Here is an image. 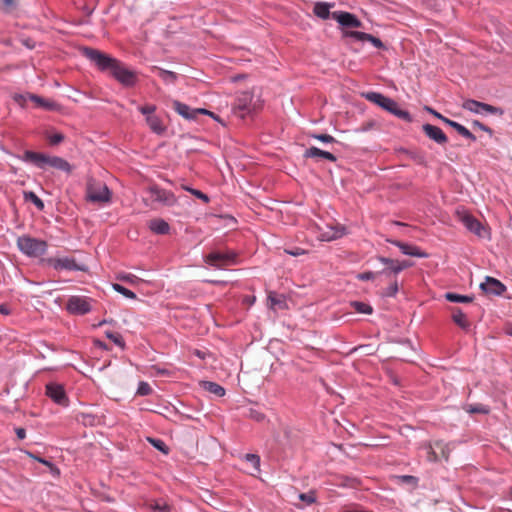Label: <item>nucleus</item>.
<instances>
[{"label":"nucleus","mask_w":512,"mask_h":512,"mask_svg":"<svg viewBox=\"0 0 512 512\" xmlns=\"http://www.w3.org/2000/svg\"><path fill=\"white\" fill-rule=\"evenodd\" d=\"M84 55L102 71H110L112 76L122 85L134 86L137 80L135 72L129 70L123 63L101 51L85 48Z\"/></svg>","instance_id":"f257e3e1"},{"label":"nucleus","mask_w":512,"mask_h":512,"mask_svg":"<svg viewBox=\"0 0 512 512\" xmlns=\"http://www.w3.org/2000/svg\"><path fill=\"white\" fill-rule=\"evenodd\" d=\"M22 160L41 169H44L46 166H50L66 173L72 172V166L70 163L58 156H48L43 153L27 150L24 152Z\"/></svg>","instance_id":"f03ea898"},{"label":"nucleus","mask_w":512,"mask_h":512,"mask_svg":"<svg viewBox=\"0 0 512 512\" xmlns=\"http://www.w3.org/2000/svg\"><path fill=\"white\" fill-rule=\"evenodd\" d=\"M365 98L380 106L384 110L390 112L391 114L397 116L400 119L411 121V116L408 111L402 110L399 108L398 104L391 98L384 96L378 92H369L365 94Z\"/></svg>","instance_id":"7ed1b4c3"},{"label":"nucleus","mask_w":512,"mask_h":512,"mask_svg":"<svg viewBox=\"0 0 512 512\" xmlns=\"http://www.w3.org/2000/svg\"><path fill=\"white\" fill-rule=\"evenodd\" d=\"M17 247L22 253L28 256L37 257L46 252L47 243L29 235H23L17 239Z\"/></svg>","instance_id":"20e7f679"},{"label":"nucleus","mask_w":512,"mask_h":512,"mask_svg":"<svg viewBox=\"0 0 512 512\" xmlns=\"http://www.w3.org/2000/svg\"><path fill=\"white\" fill-rule=\"evenodd\" d=\"M86 198L94 203H108L111 199V192L105 183L90 178L87 181Z\"/></svg>","instance_id":"39448f33"},{"label":"nucleus","mask_w":512,"mask_h":512,"mask_svg":"<svg viewBox=\"0 0 512 512\" xmlns=\"http://www.w3.org/2000/svg\"><path fill=\"white\" fill-rule=\"evenodd\" d=\"M253 93L249 91L242 92L236 99L234 104L233 111L234 113L244 118L246 115L250 114L254 110H256V103L253 102Z\"/></svg>","instance_id":"423d86ee"},{"label":"nucleus","mask_w":512,"mask_h":512,"mask_svg":"<svg viewBox=\"0 0 512 512\" xmlns=\"http://www.w3.org/2000/svg\"><path fill=\"white\" fill-rule=\"evenodd\" d=\"M237 254L233 251L211 252L205 257V262L215 268H223L236 264Z\"/></svg>","instance_id":"0eeeda50"},{"label":"nucleus","mask_w":512,"mask_h":512,"mask_svg":"<svg viewBox=\"0 0 512 512\" xmlns=\"http://www.w3.org/2000/svg\"><path fill=\"white\" fill-rule=\"evenodd\" d=\"M92 299L86 296H71L66 304V309L71 314L84 315L91 311Z\"/></svg>","instance_id":"6e6552de"},{"label":"nucleus","mask_w":512,"mask_h":512,"mask_svg":"<svg viewBox=\"0 0 512 512\" xmlns=\"http://www.w3.org/2000/svg\"><path fill=\"white\" fill-rule=\"evenodd\" d=\"M462 107L465 110H468L476 114L489 113L496 114L499 116H502L504 114V111L499 107H495L490 104L479 102L473 99L465 100L462 104Z\"/></svg>","instance_id":"1a4fd4ad"},{"label":"nucleus","mask_w":512,"mask_h":512,"mask_svg":"<svg viewBox=\"0 0 512 512\" xmlns=\"http://www.w3.org/2000/svg\"><path fill=\"white\" fill-rule=\"evenodd\" d=\"M148 193L152 202H159L168 206H172L176 203V198L173 193L157 186L150 187Z\"/></svg>","instance_id":"9d476101"},{"label":"nucleus","mask_w":512,"mask_h":512,"mask_svg":"<svg viewBox=\"0 0 512 512\" xmlns=\"http://www.w3.org/2000/svg\"><path fill=\"white\" fill-rule=\"evenodd\" d=\"M173 109L179 115H181L185 119H189V120L190 119H196L198 114H207V115H210L211 117L215 118L213 112H210V111H208L206 109H201V108H199V109H192L188 105H186L184 103H181L179 101H174L173 102Z\"/></svg>","instance_id":"9b49d317"},{"label":"nucleus","mask_w":512,"mask_h":512,"mask_svg":"<svg viewBox=\"0 0 512 512\" xmlns=\"http://www.w3.org/2000/svg\"><path fill=\"white\" fill-rule=\"evenodd\" d=\"M46 394L49 396L55 403L61 406H67L69 403L68 397L66 396L65 390L63 386L50 383L46 385Z\"/></svg>","instance_id":"f8f14e48"},{"label":"nucleus","mask_w":512,"mask_h":512,"mask_svg":"<svg viewBox=\"0 0 512 512\" xmlns=\"http://www.w3.org/2000/svg\"><path fill=\"white\" fill-rule=\"evenodd\" d=\"M464 226L481 238H487L489 236L488 230L481 224L479 220L471 215H464L462 218Z\"/></svg>","instance_id":"ddd939ff"},{"label":"nucleus","mask_w":512,"mask_h":512,"mask_svg":"<svg viewBox=\"0 0 512 512\" xmlns=\"http://www.w3.org/2000/svg\"><path fill=\"white\" fill-rule=\"evenodd\" d=\"M332 18L345 27L359 28L362 25L361 21L349 12H333Z\"/></svg>","instance_id":"4468645a"},{"label":"nucleus","mask_w":512,"mask_h":512,"mask_svg":"<svg viewBox=\"0 0 512 512\" xmlns=\"http://www.w3.org/2000/svg\"><path fill=\"white\" fill-rule=\"evenodd\" d=\"M422 129L424 133L437 144L444 145L448 142V138L441 128L431 124H424Z\"/></svg>","instance_id":"2eb2a0df"},{"label":"nucleus","mask_w":512,"mask_h":512,"mask_svg":"<svg viewBox=\"0 0 512 512\" xmlns=\"http://www.w3.org/2000/svg\"><path fill=\"white\" fill-rule=\"evenodd\" d=\"M480 288L488 294L501 295L506 287L499 280L487 277L486 281L480 285Z\"/></svg>","instance_id":"dca6fc26"},{"label":"nucleus","mask_w":512,"mask_h":512,"mask_svg":"<svg viewBox=\"0 0 512 512\" xmlns=\"http://www.w3.org/2000/svg\"><path fill=\"white\" fill-rule=\"evenodd\" d=\"M389 242L392 243L393 245L397 246L401 250V252L405 255L415 256V257H420V258L427 257V254L425 252L421 251L417 246L403 243V242L397 241V240H389Z\"/></svg>","instance_id":"f3484780"},{"label":"nucleus","mask_w":512,"mask_h":512,"mask_svg":"<svg viewBox=\"0 0 512 512\" xmlns=\"http://www.w3.org/2000/svg\"><path fill=\"white\" fill-rule=\"evenodd\" d=\"M345 37L354 38L358 41H369L371 42L376 48H382L383 43L379 38L374 37L371 34L360 32V31H346L344 33Z\"/></svg>","instance_id":"a211bd4d"},{"label":"nucleus","mask_w":512,"mask_h":512,"mask_svg":"<svg viewBox=\"0 0 512 512\" xmlns=\"http://www.w3.org/2000/svg\"><path fill=\"white\" fill-rule=\"evenodd\" d=\"M305 158H315V159H325L330 162H335L337 160L336 156L330 152L323 151L317 147H310L304 152Z\"/></svg>","instance_id":"6ab92c4d"},{"label":"nucleus","mask_w":512,"mask_h":512,"mask_svg":"<svg viewBox=\"0 0 512 512\" xmlns=\"http://www.w3.org/2000/svg\"><path fill=\"white\" fill-rule=\"evenodd\" d=\"M451 316L453 322L458 325L460 328L467 330L470 327V321L463 311L459 308H451Z\"/></svg>","instance_id":"aec40b11"},{"label":"nucleus","mask_w":512,"mask_h":512,"mask_svg":"<svg viewBox=\"0 0 512 512\" xmlns=\"http://www.w3.org/2000/svg\"><path fill=\"white\" fill-rule=\"evenodd\" d=\"M56 270H79L80 268L72 258H57L52 261Z\"/></svg>","instance_id":"412c9836"},{"label":"nucleus","mask_w":512,"mask_h":512,"mask_svg":"<svg viewBox=\"0 0 512 512\" xmlns=\"http://www.w3.org/2000/svg\"><path fill=\"white\" fill-rule=\"evenodd\" d=\"M146 123L149 126V128L158 135L163 134L166 129L162 120L156 115H148L146 117Z\"/></svg>","instance_id":"4be33fe9"},{"label":"nucleus","mask_w":512,"mask_h":512,"mask_svg":"<svg viewBox=\"0 0 512 512\" xmlns=\"http://www.w3.org/2000/svg\"><path fill=\"white\" fill-rule=\"evenodd\" d=\"M269 308L273 310H282L286 308V301L282 295L270 292L268 296Z\"/></svg>","instance_id":"5701e85b"},{"label":"nucleus","mask_w":512,"mask_h":512,"mask_svg":"<svg viewBox=\"0 0 512 512\" xmlns=\"http://www.w3.org/2000/svg\"><path fill=\"white\" fill-rule=\"evenodd\" d=\"M379 261L387 266V268L385 270H383V273L398 274L401 272V266H400L399 260H394V259L386 258V257H379Z\"/></svg>","instance_id":"b1692460"},{"label":"nucleus","mask_w":512,"mask_h":512,"mask_svg":"<svg viewBox=\"0 0 512 512\" xmlns=\"http://www.w3.org/2000/svg\"><path fill=\"white\" fill-rule=\"evenodd\" d=\"M149 228L156 234H167L169 232V224L163 219H153L149 222Z\"/></svg>","instance_id":"393cba45"},{"label":"nucleus","mask_w":512,"mask_h":512,"mask_svg":"<svg viewBox=\"0 0 512 512\" xmlns=\"http://www.w3.org/2000/svg\"><path fill=\"white\" fill-rule=\"evenodd\" d=\"M153 70H155L158 73V76L168 84H173L177 80V74L175 72L168 71L156 66L153 67Z\"/></svg>","instance_id":"a878e982"},{"label":"nucleus","mask_w":512,"mask_h":512,"mask_svg":"<svg viewBox=\"0 0 512 512\" xmlns=\"http://www.w3.org/2000/svg\"><path fill=\"white\" fill-rule=\"evenodd\" d=\"M330 4L318 2L314 6V13L316 16H318L321 19H328L330 16Z\"/></svg>","instance_id":"bb28decb"},{"label":"nucleus","mask_w":512,"mask_h":512,"mask_svg":"<svg viewBox=\"0 0 512 512\" xmlns=\"http://www.w3.org/2000/svg\"><path fill=\"white\" fill-rule=\"evenodd\" d=\"M28 456L31 457L32 459L38 461L39 463L43 464L44 467H48V469L50 470V472L55 476V477H58L60 475V470L58 467H56L53 463H51L50 461L44 459V458H41L39 456H36L34 454H32L31 452H27Z\"/></svg>","instance_id":"cd10ccee"},{"label":"nucleus","mask_w":512,"mask_h":512,"mask_svg":"<svg viewBox=\"0 0 512 512\" xmlns=\"http://www.w3.org/2000/svg\"><path fill=\"white\" fill-rule=\"evenodd\" d=\"M203 387L205 390L209 391L210 393L218 396V397H222L225 395V389L215 383V382H210V381H206V382H203Z\"/></svg>","instance_id":"c85d7f7f"},{"label":"nucleus","mask_w":512,"mask_h":512,"mask_svg":"<svg viewBox=\"0 0 512 512\" xmlns=\"http://www.w3.org/2000/svg\"><path fill=\"white\" fill-rule=\"evenodd\" d=\"M445 299L449 302L454 303H470L473 301V297L467 295H460L453 292H447L445 294Z\"/></svg>","instance_id":"c756f323"},{"label":"nucleus","mask_w":512,"mask_h":512,"mask_svg":"<svg viewBox=\"0 0 512 512\" xmlns=\"http://www.w3.org/2000/svg\"><path fill=\"white\" fill-rule=\"evenodd\" d=\"M434 445L437 448L440 460L443 459L445 461H448L451 452L449 444H445L442 441H435Z\"/></svg>","instance_id":"7c9ffc66"},{"label":"nucleus","mask_w":512,"mask_h":512,"mask_svg":"<svg viewBox=\"0 0 512 512\" xmlns=\"http://www.w3.org/2000/svg\"><path fill=\"white\" fill-rule=\"evenodd\" d=\"M343 235V229L339 228H331L330 231L324 232L321 235V240L324 241H332L335 240Z\"/></svg>","instance_id":"2f4dec72"},{"label":"nucleus","mask_w":512,"mask_h":512,"mask_svg":"<svg viewBox=\"0 0 512 512\" xmlns=\"http://www.w3.org/2000/svg\"><path fill=\"white\" fill-rule=\"evenodd\" d=\"M117 279L129 283L131 285H137L142 282V279L131 273H120L117 275Z\"/></svg>","instance_id":"473e14b6"},{"label":"nucleus","mask_w":512,"mask_h":512,"mask_svg":"<svg viewBox=\"0 0 512 512\" xmlns=\"http://www.w3.org/2000/svg\"><path fill=\"white\" fill-rule=\"evenodd\" d=\"M427 450V459L431 462H436L440 460V456L438 454L437 448L434 443H429L425 446Z\"/></svg>","instance_id":"72a5a7b5"},{"label":"nucleus","mask_w":512,"mask_h":512,"mask_svg":"<svg viewBox=\"0 0 512 512\" xmlns=\"http://www.w3.org/2000/svg\"><path fill=\"white\" fill-rule=\"evenodd\" d=\"M112 288L115 291H117L118 293L122 294L126 298L136 299V294L133 291L125 288L124 286H122L120 284L114 283V284H112Z\"/></svg>","instance_id":"f704fd0d"},{"label":"nucleus","mask_w":512,"mask_h":512,"mask_svg":"<svg viewBox=\"0 0 512 512\" xmlns=\"http://www.w3.org/2000/svg\"><path fill=\"white\" fill-rule=\"evenodd\" d=\"M24 197L26 200L31 201L38 209L42 210L44 208L43 201L34 192H25Z\"/></svg>","instance_id":"c9c22d12"},{"label":"nucleus","mask_w":512,"mask_h":512,"mask_svg":"<svg viewBox=\"0 0 512 512\" xmlns=\"http://www.w3.org/2000/svg\"><path fill=\"white\" fill-rule=\"evenodd\" d=\"M356 312L363 313V314H371L373 309L369 304L363 303V302H353L351 304Z\"/></svg>","instance_id":"e433bc0d"},{"label":"nucleus","mask_w":512,"mask_h":512,"mask_svg":"<svg viewBox=\"0 0 512 512\" xmlns=\"http://www.w3.org/2000/svg\"><path fill=\"white\" fill-rule=\"evenodd\" d=\"M105 335L107 338L112 340L117 346H119L121 348H123L125 346L124 340L119 333L112 332V331H106Z\"/></svg>","instance_id":"4c0bfd02"},{"label":"nucleus","mask_w":512,"mask_h":512,"mask_svg":"<svg viewBox=\"0 0 512 512\" xmlns=\"http://www.w3.org/2000/svg\"><path fill=\"white\" fill-rule=\"evenodd\" d=\"M148 441L153 445V447H155L156 449H158L159 451H161L162 453L164 454H168L169 452V448L168 446L164 443L163 440L161 439H155V438H148Z\"/></svg>","instance_id":"58836bf2"},{"label":"nucleus","mask_w":512,"mask_h":512,"mask_svg":"<svg viewBox=\"0 0 512 512\" xmlns=\"http://www.w3.org/2000/svg\"><path fill=\"white\" fill-rule=\"evenodd\" d=\"M150 508L158 512H170L171 507L165 501H154Z\"/></svg>","instance_id":"ea45409f"},{"label":"nucleus","mask_w":512,"mask_h":512,"mask_svg":"<svg viewBox=\"0 0 512 512\" xmlns=\"http://www.w3.org/2000/svg\"><path fill=\"white\" fill-rule=\"evenodd\" d=\"M29 98L39 106H42V107H45L48 109H52L54 107V104L52 102H48L47 100H45L37 95L30 94Z\"/></svg>","instance_id":"a19ab883"},{"label":"nucleus","mask_w":512,"mask_h":512,"mask_svg":"<svg viewBox=\"0 0 512 512\" xmlns=\"http://www.w3.org/2000/svg\"><path fill=\"white\" fill-rule=\"evenodd\" d=\"M455 130L463 137L470 139L472 141L476 140V137L474 134H472L465 126L458 123L457 126H455Z\"/></svg>","instance_id":"79ce46f5"},{"label":"nucleus","mask_w":512,"mask_h":512,"mask_svg":"<svg viewBox=\"0 0 512 512\" xmlns=\"http://www.w3.org/2000/svg\"><path fill=\"white\" fill-rule=\"evenodd\" d=\"M49 144L52 146L60 144L64 140V135L62 133H53L46 135Z\"/></svg>","instance_id":"37998d69"},{"label":"nucleus","mask_w":512,"mask_h":512,"mask_svg":"<svg viewBox=\"0 0 512 512\" xmlns=\"http://www.w3.org/2000/svg\"><path fill=\"white\" fill-rule=\"evenodd\" d=\"M245 460L252 464L255 471L260 470V457L256 454H246Z\"/></svg>","instance_id":"c03bdc74"},{"label":"nucleus","mask_w":512,"mask_h":512,"mask_svg":"<svg viewBox=\"0 0 512 512\" xmlns=\"http://www.w3.org/2000/svg\"><path fill=\"white\" fill-rule=\"evenodd\" d=\"M151 393H152V388L147 382L142 381L139 383V386L137 389L138 395L147 396V395H150Z\"/></svg>","instance_id":"a18cd8bd"},{"label":"nucleus","mask_w":512,"mask_h":512,"mask_svg":"<svg viewBox=\"0 0 512 512\" xmlns=\"http://www.w3.org/2000/svg\"><path fill=\"white\" fill-rule=\"evenodd\" d=\"M312 137L324 143H333L336 141L333 136L328 134H314Z\"/></svg>","instance_id":"49530a36"},{"label":"nucleus","mask_w":512,"mask_h":512,"mask_svg":"<svg viewBox=\"0 0 512 512\" xmlns=\"http://www.w3.org/2000/svg\"><path fill=\"white\" fill-rule=\"evenodd\" d=\"M155 110H156V106L155 105H145V106L139 107V111L143 115H146V117L148 115H154Z\"/></svg>","instance_id":"de8ad7c7"},{"label":"nucleus","mask_w":512,"mask_h":512,"mask_svg":"<svg viewBox=\"0 0 512 512\" xmlns=\"http://www.w3.org/2000/svg\"><path fill=\"white\" fill-rule=\"evenodd\" d=\"M299 499L306 502L307 504H312L316 500L313 493H301L299 495Z\"/></svg>","instance_id":"09e8293b"},{"label":"nucleus","mask_w":512,"mask_h":512,"mask_svg":"<svg viewBox=\"0 0 512 512\" xmlns=\"http://www.w3.org/2000/svg\"><path fill=\"white\" fill-rule=\"evenodd\" d=\"M376 275H377V273L367 271V272L359 273L357 275V279L362 280V281H368V280L374 279Z\"/></svg>","instance_id":"8fccbe9b"},{"label":"nucleus","mask_w":512,"mask_h":512,"mask_svg":"<svg viewBox=\"0 0 512 512\" xmlns=\"http://www.w3.org/2000/svg\"><path fill=\"white\" fill-rule=\"evenodd\" d=\"M187 190L189 192H191L197 198L203 200L205 203L209 202V197L206 194H204L203 192L196 190V189H192V188H187Z\"/></svg>","instance_id":"3c124183"},{"label":"nucleus","mask_w":512,"mask_h":512,"mask_svg":"<svg viewBox=\"0 0 512 512\" xmlns=\"http://www.w3.org/2000/svg\"><path fill=\"white\" fill-rule=\"evenodd\" d=\"M398 292V284L396 281H394L388 288H387V291L385 292V295L386 296H395L396 293Z\"/></svg>","instance_id":"603ef678"},{"label":"nucleus","mask_w":512,"mask_h":512,"mask_svg":"<svg viewBox=\"0 0 512 512\" xmlns=\"http://www.w3.org/2000/svg\"><path fill=\"white\" fill-rule=\"evenodd\" d=\"M400 479L403 482L408 483V484H413V485L417 484V478L414 476H411V475H403L400 477Z\"/></svg>","instance_id":"864d4df0"},{"label":"nucleus","mask_w":512,"mask_h":512,"mask_svg":"<svg viewBox=\"0 0 512 512\" xmlns=\"http://www.w3.org/2000/svg\"><path fill=\"white\" fill-rule=\"evenodd\" d=\"M286 253L292 255V256H299V255H302L305 253V251L301 248H295V249H292V250H285Z\"/></svg>","instance_id":"5fc2aeb1"},{"label":"nucleus","mask_w":512,"mask_h":512,"mask_svg":"<svg viewBox=\"0 0 512 512\" xmlns=\"http://www.w3.org/2000/svg\"><path fill=\"white\" fill-rule=\"evenodd\" d=\"M17 437L22 440L26 437V430L22 427H18L15 429Z\"/></svg>","instance_id":"6e6d98bb"},{"label":"nucleus","mask_w":512,"mask_h":512,"mask_svg":"<svg viewBox=\"0 0 512 512\" xmlns=\"http://www.w3.org/2000/svg\"><path fill=\"white\" fill-rule=\"evenodd\" d=\"M251 418L259 422L264 419V415L257 411H251Z\"/></svg>","instance_id":"4d7b16f0"},{"label":"nucleus","mask_w":512,"mask_h":512,"mask_svg":"<svg viewBox=\"0 0 512 512\" xmlns=\"http://www.w3.org/2000/svg\"><path fill=\"white\" fill-rule=\"evenodd\" d=\"M401 271L412 266V262L404 260L400 261Z\"/></svg>","instance_id":"13d9d810"},{"label":"nucleus","mask_w":512,"mask_h":512,"mask_svg":"<svg viewBox=\"0 0 512 512\" xmlns=\"http://www.w3.org/2000/svg\"><path fill=\"white\" fill-rule=\"evenodd\" d=\"M473 125L476 126V127H479L481 130L491 132V130L489 128H487L485 125H483L479 121H474Z\"/></svg>","instance_id":"bf43d9fd"},{"label":"nucleus","mask_w":512,"mask_h":512,"mask_svg":"<svg viewBox=\"0 0 512 512\" xmlns=\"http://www.w3.org/2000/svg\"><path fill=\"white\" fill-rule=\"evenodd\" d=\"M426 110H427L428 112H430L431 114H433L435 117L439 118V119H440V118H441V116H442L440 113H438L437 111H435V110H434V109H432V108L427 107V108H426Z\"/></svg>","instance_id":"052dcab7"},{"label":"nucleus","mask_w":512,"mask_h":512,"mask_svg":"<svg viewBox=\"0 0 512 512\" xmlns=\"http://www.w3.org/2000/svg\"><path fill=\"white\" fill-rule=\"evenodd\" d=\"M0 313L1 314H8L9 310H8V308L5 305L1 304L0 305Z\"/></svg>","instance_id":"680f3d73"},{"label":"nucleus","mask_w":512,"mask_h":512,"mask_svg":"<svg viewBox=\"0 0 512 512\" xmlns=\"http://www.w3.org/2000/svg\"><path fill=\"white\" fill-rule=\"evenodd\" d=\"M446 124H448L449 126H451L452 128L455 129V126L458 125V122H455V121H452V120L448 119Z\"/></svg>","instance_id":"e2e57ef3"},{"label":"nucleus","mask_w":512,"mask_h":512,"mask_svg":"<svg viewBox=\"0 0 512 512\" xmlns=\"http://www.w3.org/2000/svg\"><path fill=\"white\" fill-rule=\"evenodd\" d=\"M3 3L5 4V6L10 7L13 5L14 0H3Z\"/></svg>","instance_id":"0e129e2a"},{"label":"nucleus","mask_w":512,"mask_h":512,"mask_svg":"<svg viewBox=\"0 0 512 512\" xmlns=\"http://www.w3.org/2000/svg\"><path fill=\"white\" fill-rule=\"evenodd\" d=\"M108 322H109V321H107V320H102L101 322H99V323L97 324V326H102L103 324L108 323Z\"/></svg>","instance_id":"69168bd1"},{"label":"nucleus","mask_w":512,"mask_h":512,"mask_svg":"<svg viewBox=\"0 0 512 512\" xmlns=\"http://www.w3.org/2000/svg\"><path fill=\"white\" fill-rule=\"evenodd\" d=\"M440 119H441L444 123H446V122H447V120H448V118H446V117H444V116H441V118H440Z\"/></svg>","instance_id":"338daca9"},{"label":"nucleus","mask_w":512,"mask_h":512,"mask_svg":"<svg viewBox=\"0 0 512 512\" xmlns=\"http://www.w3.org/2000/svg\"><path fill=\"white\" fill-rule=\"evenodd\" d=\"M22 98H23V96H16V97H15V100H16V101H18V102H20V100H21Z\"/></svg>","instance_id":"774afa93"}]
</instances>
